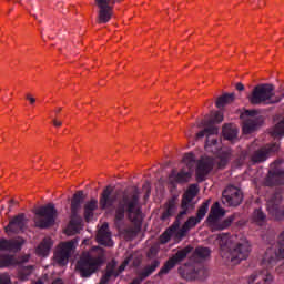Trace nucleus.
Here are the masks:
<instances>
[{
  "label": "nucleus",
  "mask_w": 284,
  "mask_h": 284,
  "mask_svg": "<svg viewBox=\"0 0 284 284\" xmlns=\"http://www.w3.org/2000/svg\"><path fill=\"white\" fill-rule=\"evenodd\" d=\"M186 136H187V139H191L192 133H187V132H186Z\"/></svg>",
  "instance_id": "obj_52"
},
{
  "label": "nucleus",
  "mask_w": 284,
  "mask_h": 284,
  "mask_svg": "<svg viewBox=\"0 0 284 284\" xmlns=\"http://www.w3.org/2000/svg\"><path fill=\"white\" fill-rule=\"evenodd\" d=\"M235 89L239 92H243V90H245V85L243 83L239 82V83L235 84Z\"/></svg>",
  "instance_id": "obj_47"
},
{
  "label": "nucleus",
  "mask_w": 284,
  "mask_h": 284,
  "mask_svg": "<svg viewBox=\"0 0 284 284\" xmlns=\"http://www.w3.org/2000/svg\"><path fill=\"white\" fill-rule=\"evenodd\" d=\"M10 202H11V203H17V202H14V200H11Z\"/></svg>",
  "instance_id": "obj_53"
},
{
  "label": "nucleus",
  "mask_w": 284,
  "mask_h": 284,
  "mask_svg": "<svg viewBox=\"0 0 284 284\" xmlns=\"http://www.w3.org/2000/svg\"><path fill=\"white\" fill-rule=\"evenodd\" d=\"M262 185L263 187H284V171H267Z\"/></svg>",
  "instance_id": "obj_19"
},
{
  "label": "nucleus",
  "mask_w": 284,
  "mask_h": 284,
  "mask_svg": "<svg viewBox=\"0 0 284 284\" xmlns=\"http://www.w3.org/2000/svg\"><path fill=\"white\" fill-rule=\"evenodd\" d=\"M161 265V261L154 260L150 265L145 266L142 273L140 274L141 278H148L153 272H156V268Z\"/></svg>",
  "instance_id": "obj_35"
},
{
  "label": "nucleus",
  "mask_w": 284,
  "mask_h": 284,
  "mask_svg": "<svg viewBox=\"0 0 284 284\" xmlns=\"http://www.w3.org/2000/svg\"><path fill=\"white\" fill-rule=\"evenodd\" d=\"M284 163L283 159H277L274 162L270 164L268 171L275 170V172H284L283 169H281V165Z\"/></svg>",
  "instance_id": "obj_40"
},
{
  "label": "nucleus",
  "mask_w": 284,
  "mask_h": 284,
  "mask_svg": "<svg viewBox=\"0 0 284 284\" xmlns=\"http://www.w3.org/2000/svg\"><path fill=\"white\" fill-rule=\"evenodd\" d=\"M10 283L11 281L9 276H6V275L0 276V284H10Z\"/></svg>",
  "instance_id": "obj_45"
},
{
  "label": "nucleus",
  "mask_w": 284,
  "mask_h": 284,
  "mask_svg": "<svg viewBox=\"0 0 284 284\" xmlns=\"http://www.w3.org/2000/svg\"><path fill=\"white\" fill-rule=\"evenodd\" d=\"M240 119H243L244 134H252L261 125L263 118L258 116V110H245Z\"/></svg>",
  "instance_id": "obj_11"
},
{
  "label": "nucleus",
  "mask_w": 284,
  "mask_h": 284,
  "mask_svg": "<svg viewBox=\"0 0 284 284\" xmlns=\"http://www.w3.org/2000/svg\"><path fill=\"white\" fill-rule=\"evenodd\" d=\"M10 202H11V203H17V202H14V200H11Z\"/></svg>",
  "instance_id": "obj_54"
},
{
  "label": "nucleus",
  "mask_w": 284,
  "mask_h": 284,
  "mask_svg": "<svg viewBox=\"0 0 284 284\" xmlns=\"http://www.w3.org/2000/svg\"><path fill=\"white\" fill-rule=\"evenodd\" d=\"M148 256L151 257V256H156V248L154 247H151L149 253H148Z\"/></svg>",
  "instance_id": "obj_49"
},
{
  "label": "nucleus",
  "mask_w": 284,
  "mask_h": 284,
  "mask_svg": "<svg viewBox=\"0 0 284 284\" xmlns=\"http://www.w3.org/2000/svg\"><path fill=\"white\" fill-rule=\"evenodd\" d=\"M26 245V240L23 237L18 236L14 239H0V252H11L17 254V252H21V248Z\"/></svg>",
  "instance_id": "obj_18"
},
{
  "label": "nucleus",
  "mask_w": 284,
  "mask_h": 284,
  "mask_svg": "<svg viewBox=\"0 0 284 284\" xmlns=\"http://www.w3.org/2000/svg\"><path fill=\"white\" fill-rule=\"evenodd\" d=\"M17 261H18V265H21V263H28V261H30V254L22 255L18 257Z\"/></svg>",
  "instance_id": "obj_44"
},
{
  "label": "nucleus",
  "mask_w": 284,
  "mask_h": 284,
  "mask_svg": "<svg viewBox=\"0 0 284 284\" xmlns=\"http://www.w3.org/2000/svg\"><path fill=\"white\" fill-rule=\"evenodd\" d=\"M112 192H114L112 185L103 189L99 200L100 207L102 210L113 207L115 225L122 223L125 216L131 223H139V216H141V192H139V187L125 189L118 196H113Z\"/></svg>",
  "instance_id": "obj_1"
},
{
  "label": "nucleus",
  "mask_w": 284,
  "mask_h": 284,
  "mask_svg": "<svg viewBox=\"0 0 284 284\" xmlns=\"http://www.w3.org/2000/svg\"><path fill=\"white\" fill-rule=\"evenodd\" d=\"M99 207V201L97 199H91L84 204V220L90 223L94 217V211Z\"/></svg>",
  "instance_id": "obj_27"
},
{
  "label": "nucleus",
  "mask_w": 284,
  "mask_h": 284,
  "mask_svg": "<svg viewBox=\"0 0 284 284\" xmlns=\"http://www.w3.org/2000/svg\"><path fill=\"white\" fill-rule=\"evenodd\" d=\"M97 241L100 245H105V247H112V233H110V226L108 223L102 224L97 234Z\"/></svg>",
  "instance_id": "obj_24"
},
{
  "label": "nucleus",
  "mask_w": 284,
  "mask_h": 284,
  "mask_svg": "<svg viewBox=\"0 0 284 284\" xmlns=\"http://www.w3.org/2000/svg\"><path fill=\"white\" fill-rule=\"evenodd\" d=\"M182 221H183V216L178 214L174 223L160 235L159 242L161 243V245H165V243H170V239L174 236V232H176V230L181 227Z\"/></svg>",
  "instance_id": "obj_25"
},
{
  "label": "nucleus",
  "mask_w": 284,
  "mask_h": 284,
  "mask_svg": "<svg viewBox=\"0 0 284 284\" xmlns=\"http://www.w3.org/2000/svg\"><path fill=\"white\" fill-rule=\"evenodd\" d=\"M252 221L256 223V225H265L267 221V215L264 214L263 210L256 209L253 212Z\"/></svg>",
  "instance_id": "obj_36"
},
{
  "label": "nucleus",
  "mask_w": 284,
  "mask_h": 284,
  "mask_svg": "<svg viewBox=\"0 0 284 284\" xmlns=\"http://www.w3.org/2000/svg\"><path fill=\"white\" fill-rule=\"evenodd\" d=\"M26 99L31 103V105H34L37 103V99H34L32 94H27Z\"/></svg>",
  "instance_id": "obj_46"
},
{
  "label": "nucleus",
  "mask_w": 284,
  "mask_h": 284,
  "mask_svg": "<svg viewBox=\"0 0 284 284\" xmlns=\"http://www.w3.org/2000/svg\"><path fill=\"white\" fill-rule=\"evenodd\" d=\"M266 210L276 221L284 219L283 190L276 191L266 202Z\"/></svg>",
  "instance_id": "obj_9"
},
{
  "label": "nucleus",
  "mask_w": 284,
  "mask_h": 284,
  "mask_svg": "<svg viewBox=\"0 0 284 284\" xmlns=\"http://www.w3.org/2000/svg\"><path fill=\"white\" fill-rule=\"evenodd\" d=\"M32 270H34V267L32 265L20 267L18 270L19 281H28V277H30L32 274Z\"/></svg>",
  "instance_id": "obj_37"
},
{
  "label": "nucleus",
  "mask_w": 284,
  "mask_h": 284,
  "mask_svg": "<svg viewBox=\"0 0 284 284\" xmlns=\"http://www.w3.org/2000/svg\"><path fill=\"white\" fill-rule=\"evenodd\" d=\"M207 276H209L207 270L205 268L197 270V278H200V281H205Z\"/></svg>",
  "instance_id": "obj_43"
},
{
  "label": "nucleus",
  "mask_w": 284,
  "mask_h": 284,
  "mask_svg": "<svg viewBox=\"0 0 284 284\" xmlns=\"http://www.w3.org/2000/svg\"><path fill=\"white\" fill-rule=\"evenodd\" d=\"M236 95L234 93H226L217 98L215 105L216 108H225V105H230V103H234Z\"/></svg>",
  "instance_id": "obj_31"
},
{
  "label": "nucleus",
  "mask_w": 284,
  "mask_h": 284,
  "mask_svg": "<svg viewBox=\"0 0 284 284\" xmlns=\"http://www.w3.org/2000/svg\"><path fill=\"white\" fill-rule=\"evenodd\" d=\"M77 240H70L67 242H61L58 245V248L54 253V261L58 265H68V261H70V256H72V252L77 248Z\"/></svg>",
  "instance_id": "obj_13"
},
{
  "label": "nucleus",
  "mask_w": 284,
  "mask_h": 284,
  "mask_svg": "<svg viewBox=\"0 0 284 284\" xmlns=\"http://www.w3.org/2000/svg\"><path fill=\"white\" fill-rule=\"evenodd\" d=\"M210 207V201H205L201 204V206L197 210L196 216H191L187 219V221L183 224L186 230H192V227H196L203 219H205V215L207 214V210Z\"/></svg>",
  "instance_id": "obj_21"
},
{
  "label": "nucleus",
  "mask_w": 284,
  "mask_h": 284,
  "mask_svg": "<svg viewBox=\"0 0 284 284\" xmlns=\"http://www.w3.org/2000/svg\"><path fill=\"white\" fill-rule=\"evenodd\" d=\"M223 113L221 111L214 112L210 118L205 116L199 128H204L202 131L195 134V139H203L206 136L205 141V151L211 152L212 154H219L221 145L219 144V126L217 123H222Z\"/></svg>",
  "instance_id": "obj_3"
},
{
  "label": "nucleus",
  "mask_w": 284,
  "mask_h": 284,
  "mask_svg": "<svg viewBox=\"0 0 284 284\" xmlns=\"http://www.w3.org/2000/svg\"><path fill=\"white\" fill-rule=\"evenodd\" d=\"M83 191H77L71 200V212H79L81 203H83Z\"/></svg>",
  "instance_id": "obj_32"
},
{
  "label": "nucleus",
  "mask_w": 284,
  "mask_h": 284,
  "mask_svg": "<svg viewBox=\"0 0 284 284\" xmlns=\"http://www.w3.org/2000/svg\"><path fill=\"white\" fill-rule=\"evenodd\" d=\"M51 247H52V239L44 237L36 248V254L38 256H48V254H50Z\"/></svg>",
  "instance_id": "obj_28"
},
{
  "label": "nucleus",
  "mask_w": 284,
  "mask_h": 284,
  "mask_svg": "<svg viewBox=\"0 0 284 284\" xmlns=\"http://www.w3.org/2000/svg\"><path fill=\"white\" fill-rule=\"evenodd\" d=\"M51 284H63V280L57 278Z\"/></svg>",
  "instance_id": "obj_50"
},
{
  "label": "nucleus",
  "mask_w": 284,
  "mask_h": 284,
  "mask_svg": "<svg viewBox=\"0 0 284 284\" xmlns=\"http://www.w3.org/2000/svg\"><path fill=\"white\" fill-rule=\"evenodd\" d=\"M274 276L270 270L256 271L248 276V284H272Z\"/></svg>",
  "instance_id": "obj_22"
},
{
  "label": "nucleus",
  "mask_w": 284,
  "mask_h": 284,
  "mask_svg": "<svg viewBox=\"0 0 284 284\" xmlns=\"http://www.w3.org/2000/svg\"><path fill=\"white\" fill-rule=\"evenodd\" d=\"M283 95H276L273 84L262 83L253 88L247 100L251 105H274V103H281Z\"/></svg>",
  "instance_id": "obj_4"
},
{
  "label": "nucleus",
  "mask_w": 284,
  "mask_h": 284,
  "mask_svg": "<svg viewBox=\"0 0 284 284\" xmlns=\"http://www.w3.org/2000/svg\"><path fill=\"white\" fill-rule=\"evenodd\" d=\"M196 194H199V184H191L182 196L180 216L184 217L196 207V203L193 202Z\"/></svg>",
  "instance_id": "obj_12"
},
{
  "label": "nucleus",
  "mask_w": 284,
  "mask_h": 284,
  "mask_svg": "<svg viewBox=\"0 0 284 284\" xmlns=\"http://www.w3.org/2000/svg\"><path fill=\"white\" fill-rule=\"evenodd\" d=\"M81 225V216H79V211H71L70 227H79Z\"/></svg>",
  "instance_id": "obj_39"
},
{
  "label": "nucleus",
  "mask_w": 284,
  "mask_h": 284,
  "mask_svg": "<svg viewBox=\"0 0 284 284\" xmlns=\"http://www.w3.org/2000/svg\"><path fill=\"white\" fill-rule=\"evenodd\" d=\"M216 165V159L212 156H202L201 160H197L195 168V180L197 183H203L212 170Z\"/></svg>",
  "instance_id": "obj_15"
},
{
  "label": "nucleus",
  "mask_w": 284,
  "mask_h": 284,
  "mask_svg": "<svg viewBox=\"0 0 284 284\" xmlns=\"http://www.w3.org/2000/svg\"><path fill=\"white\" fill-rule=\"evenodd\" d=\"M34 214V225L40 230L52 227V224L57 220V209H54V204H48L45 206L38 207L36 209Z\"/></svg>",
  "instance_id": "obj_7"
},
{
  "label": "nucleus",
  "mask_w": 284,
  "mask_h": 284,
  "mask_svg": "<svg viewBox=\"0 0 284 284\" xmlns=\"http://www.w3.org/2000/svg\"><path fill=\"white\" fill-rule=\"evenodd\" d=\"M123 0H94L98 12V23H108L112 19L114 12V4L121 3Z\"/></svg>",
  "instance_id": "obj_14"
},
{
  "label": "nucleus",
  "mask_w": 284,
  "mask_h": 284,
  "mask_svg": "<svg viewBox=\"0 0 284 284\" xmlns=\"http://www.w3.org/2000/svg\"><path fill=\"white\" fill-rule=\"evenodd\" d=\"M162 213L160 215V221L165 223V221H170L172 216L176 213V200L174 197L170 199L168 202L164 203L162 206Z\"/></svg>",
  "instance_id": "obj_26"
},
{
  "label": "nucleus",
  "mask_w": 284,
  "mask_h": 284,
  "mask_svg": "<svg viewBox=\"0 0 284 284\" xmlns=\"http://www.w3.org/2000/svg\"><path fill=\"white\" fill-rule=\"evenodd\" d=\"M281 150V143H271L266 144L265 146H262L261 149L256 150L251 155L252 163H265L271 154H275V152H278Z\"/></svg>",
  "instance_id": "obj_16"
},
{
  "label": "nucleus",
  "mask_w": 284,
  "mask_h": 284,
  "mask_svg": "<svg viewBox=\"0 0 284 284\" xmlns=\"http://www.w3.org/2000/svg\"><path fill=\"white\" fill-rule=\"evenodd\" d=\"M284 258V231L278 236V250L268 248L262 260V264L266 267H274L278 261Z\"/></svg>",
  "instance_id": "obj_10"
},
{
  "label": "nucleus",
  "mask_w": 284,
  "mask_h": 284,
  "mask_svg": "<svg viewBox=\"0 0 284 284\" xmlns=\"http://www.w3.org/2000/svg\"><path fill=\"white\" fill-rule=\"evenodd\" d=\"M187 232H189V229H186V227L184 226V224H183L180 230H176V231L174 232L175 239H178V241H182L183 239H185V235L187 234Z\"/></svg>",
  "instance_id": "obj_41"
},
{
  "label": "nucleus",
  "mask_w": 284,
  "mask_h": 284,
  "mask_svg": "<svg viewBox=\"0 0 284 284\" xmlns=\"http://www.w3.org/2000/svg\"><path fill=\"white\" fill-rule=\"evenodd\" d=\"M230 156H231L230 151L222 152V156L216 162L219 170H223V168H225V165H227V162L230 161Z\"/></svg>",
  "instance_id": "obj_38"
},
{
  "label": "nucleus",
  "mask_w": 284,
  "mask_h": 284,
  "mask_svg": "<svg viewBox=\"0 0 284 284\" xmlns=\"http://www.w3.org/2000/svg\"><path fill=\"white\" fill-rule=\"evenodd\" d=\"M16 265H19V261L17 257L12 254H3L0 255V267H14Z\"/></svg>",
  "instance_id": "obj_30"
},
{
  "label": "nucleus",
  "mask_w": 284,
  "mask_h": 284,
  "mask_svg": "<svg viewBox=\"0 0 284 284\" xmlns=\"http://www.w3.org/2000/svg\"><path fill=\"white\" fill-rule=\"evenodd\" d=\"M211 254H212V250H210V247L197 246L193 251L192 257H193V261H196V262L205 261V258H210Z\"/></svg>",
  "instance_id": "obj_29"
},
{
  "label": "nucleus",
  "mask_w": 284,
  "mask_h": 284,
  "mask_svg": "<svg viewBox=\"0 0 284 284\" xmlns=\"http://www.w3.org/2000/svg\"><path fill=\"white\" fill-rule=\"evenodd\" d=\"M124 234L126 239H134V236L138 234V231L135 229H126L124 230Z\"/></svg>",
  "instance_id": "obj_42"
},
{
  "label": "nucleus",
  "mask_w": 284,
  "mask_h": 284,
  "mask_svg": "<svg viewBox=\"0 0 284 284\" xmlns=\"http://www.w3.org/2000/svg\"><path fill=\"white\" fill-rule=\"evenodd\" d=\"M182 163L186 165L189 172H192L194 170V165H196V155L192 152L185 153L182 159Z\"/></svg>",
  "instance_id": "obj_34"
},
{
  "label": "nucleus",
  "mask_w": 284,
  "mask_h": 284,
  "mask_svg": "<svg viewBox=\"0 0 284 284\" xmlns=\"http://www.w3.org/2000/svg\"><path fill=\"white\" fill-rule=\"evenodd\" d=\"M63 109L62 108H57L55 110H54V112H55V114H61V111H62Z\"/></svg>",
  "instance_id": "obj_51"
},
{
  "label": "nucleus",
  "mask_w": 284,
  "mask_h": 284,
  "mask_svg": "<svg viewBox=\"0 0 284 284\" xmlns=\"http://www.w3.org/2000/svg\"><path fill=\"white\" fill-rule=\"evenodd\" d=\"M192 179V171H185V169H181L178 173L175 170H173L169 176V181L171 185H183L185 183H190V180Z\"/></svg>",
  "instance_id": "obj_23"
},
{
  "label": "nucleus",
  "mask_w": 284,
  "mask_h": 284,
  "mask_svg": "<svg viewBox=\"0 0 284 284\" xmlns=\"http://www.w3.org/2000/svg\"><path fill=\"white\" fill-rule=\"evenodd\" d=\"M105 263V250L100 246H92L83 251L75 263V272L80 274L81 278H90L97 274Z\"/></svg>",
  "instance_id": "obj_2"
},
{
  "label": "nucleus",
  "mask_w": 284,
  "mask_h": 284,
  "mask_svg": "<svg viewBox=\"0 0 284 284\" xmlns=\"http://www.w3.org/2000/svg\"><path fill=\"white\" fill-rule=\"evenodd\" d=\"M222 132L224 139H226L227 141H234V139L239 136V130L232 126V124L224 125Z\"/></svg>",
  "instance_id": "obj_33"
},
{
  "label": "nucleus",
  "mask_w": 284,
  "mask_h": 284,
  "mask_svg": "<svg viewBox=\"0 0 284 284\" xmlns=\"http://www.w3.org/2000/svg\"><path fill=\"white\" fill-rule=\"evenodd\" d=\"M229 252L232 263H239L240 261H247L250 253L252 252V245L245 237L234 235L229 240Z\"/></svg>",
  "instance_id": "obj_6"
},
{
  "label": "nucleus",
  "mask_w": 284,
  "mask_h": 284,
  "mask_svg": "<svg viewBox=\"0 0 284 284\" xmlns=\"http://www.w3.org/2000/svg\"><path fill=\"white\" fill-rule=\"evenodd\" d=\"M223 202L227 203V205L237 207L240 203H243V191L241 189L230 185L227 186L223 193Z\"/></svg>",
  "instance_id": "obj_17"
},
{
  "label": "nucleus",
  "mask_w": 284,
  "mask_h": 284,
  "mask_svg": "<svg viewBox=\"0 0 284 284\" xmlns=\"http://www.w3.org/2000/svg\"><path fill=\"white\" fill-rule=\"evenodd\" d=\"M225 216V209L221 207L219 202H215L211 206V212L206 219V223L211 230V232H221L223 230H227L234 223L236 215H231L221 222L220 219Z\"/></svg>",
  "instance_id": "obj_5"
},
{
  "label": "nucleus",
  "mask_w": 284,
  "mask_h": 284,
  "mask_svg": "<svg viewBox=\"0 0 284 284\" xmlns=\"http://www.w3.org/2000/svg\"><path fill=\"white\" fill-rule=\"evenodd\" d=\"M52 123L54 125V128H61V125H63V122L57 119L52 120Z\"/></svg>",
  "instance_id": "obj_48"
},
{
  "label": "nucleus",
  "mask_w": 284,
  "mask_h": 284,
  "mask_svg": "<svg viewBox=\"0 0 284 284\" xmlns=\"http://www.w3.org/2000/svg\"><path fill=\"white\" fill-rule=\"evenodd\" d=\"M194 252V246L187 245L184 248L179 250L174 255H172L159 271L158 276H165L170 274L171 270H174L179 263H183L187 258V254Z\"/></svg>",
  "instance_id": "obj_8"
},
{
  "label": "nucleus",
  "mask_w": 284,
  "mask_h": 284,
  "mask_svg": "<svg viewBox=\"0 0 284 284\" xmlns=\"http://www.w3.org/2000/svg\"><path fill=\"white\" fill-rule=\"evenodd\" d=\"M26 215L20 213L9 220V224L4 226L6 234H19L26 230Z\"/></svg>",
  "instance_id": "obj_20"
}]
</instances>
